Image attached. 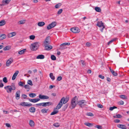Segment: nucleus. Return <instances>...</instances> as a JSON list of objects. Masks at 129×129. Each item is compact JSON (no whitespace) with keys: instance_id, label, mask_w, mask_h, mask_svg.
Segmentation results:
<instances>
[{"instance_id":"nucleus-20","label":"nucleus","mask_w":129,"mask_h":129,"mask_svg":"<svg viewBox=\"0 0 129 129\" xmlns=\"http://www.w3.org/2000/svg\"><path fill=\"white\" fill-rule=\"evenodd\" d=\"M52 47L51 45H46L45 46V50H49L52 49Z\"/></svg>"},{"instance_id":"nucleus-50","label":"nucleus","mask_w":129,"mask_h":129,"mask_svg":"<svg viewBox=\"0 0 129 129\" xmlns=\"http://www.w3.org/2000/svg\"><path fill=\"white\" fill-rule=\"evenodd\" d=\"M86 115L88 116H93V114L89 112L87 113Z\"/></svg>"},{"instance_id":"nucleus-29","label":"nucleus","mask_w":129,"mask_h":129,"mask_svg":"<svg viewBox=\"0 0 129 129\" xmlns=\"http://www.w3.org/2000/svg\"><path fill=\"white\" fill-rule=\"evenodd\" d=\"M10 86L12 90H14L16 89V87L14 83H12Z\"/></svg>"},{"instance_id":"nucleus-1","label":"nucleus","mask_w":129,"mask_h":129,"mask_svg":"<svg viewBox=\"0 0 129 129\" xmlns=\"http://www.w3.org/2000/svg\"><path fill=\"white\" fill-rule=\"evenodd\" d=\"M78 103V98L77 96H75L72 99L71 101V108L72 109L74 108Z\"/></svg>"},{"instance_id":"nucleus-2","label":"nucleus","mask_w":129,"mask_h":129,"mask_svg":"<svg viewBox=\"0 0 129 129\" xmlns=\"http://www.w3.org/2000/svg\"><path fill=\"white\" fill-rule=\"evenodd\" d=\"M40 46L39 42H35L31 44L30 46V48L31 50L34 51L37 50Z\"/></svg>"},{"instance_id":"nucleus-60","label":"nucleus","mask_w":129,"mask_h":129,"mask_svg":"<svg viewBox=\"0 0 129 129\" xmlns=\"http://www.w3.org/2000/svg\"><path fill=\"white\" fill-rule=\"evenodd\" d=\"M22 97L24 99H26L27 97V96L26 95L24 94H22Z\"/></svg>"},{"instance_id":"nucleus-19","label":"nucleus","mask_w":129,"mask_h":129,"mask_svg":"<svg viewBox=\"0 0 129 129\" xmlns=\"http://www.w3.org/2000/svg\"><path fill=\"white\" fill-rule=\"evenodd\" d=\"M40 100V99H29V101L34 103H35L37 102H38Z\"/></svg>"},{"instance_id":"nucleus-25","label":"nucleus","mask_w":129,"mask_h":129,"mask_svg":"<svg viewBox=\"0 0 129 129\" xmlns=\"http://www.w3.org/2000/svg\"><path fill=\"white\" fill-rule=\"evenodd\" d=\"M45 23L43 22H38V25L39 26H43L45 25Z\"/></svg>"},{"instance_id":"nucleus-32","label":"nucleus","mask_w":129,"mask_h":129,"mask_svg":"<svg viewBox=\"0 0 129 129\" xmlns=\"http://www.w3.org/2000/svg\"><path fill=\"white\" fill-rule=\"evenodd\" d=\"M29 111L31 113H34L35 111V109L34 107H31L29 109Z\"/></svg>"},{"instance_id":"nucleus-58","label":"nucleus","mask_w":129,"mask_h":129,"mask_svg":"<svg viewBox=\"0 0 129 129\" xmlns=\"http://www.w3.org/2000/svg\"><path fill=\"white\" fill-rule=\"evenodd\" d=\"M86 45L87 47H90L91 45V44L89 42H87L86 44Z\"/></svg>"},{"instance_id":"nucleus-17","label":"nucleus","mask_w":129,"mask_h":129,"mask_svg":"<svg viewBox=\"0 0 129 129\" xmlns=\"http://www.w3.org/2000/svg\"><path fill=\"white\" fill-rule=\"evenodd\" d=\"M52 104L50 102L43 103V106L46 107L48 106L51 105Z\"/></svg>"},{"instance_id":"nucleus-7","label":"nucleus","mask_w":129,"mask_h":129,"mask_svg":"<svg viewBox=\"0 0 129 129\" xmlns=\"http://www.w3.org/2000/svg\"><path fill=\"white\" fill-rule=\"evenodd\" d=\"M71 30L74 33H78L80 31V29L77 27L72 28L71 29Z\"/></svg>"},{"instance_id":"nucleus-59","label":"nucleus","mask_w":129,"mask_h":129,"mask_svg":"<svg viewBox=\"0 0 129 129\" xmlns=\"http://www.w3.org/2000/svg\"><path fill=\"white\" fill-rule=\"evenodd\" d=\"M24 87L25 88L29 89V86L28 85H24Z\"/></svg>"},{"instance_id":"nucleus-23","label":"nucleus","mask_w":129,"mask_h":129,"mask_svg":"<svg viewBox=\"0 0 129 129\" xmlns=\"http://www.w3.org/2000/svg\"><path fill=\"white\" fill-rule=\"evenodd\" d=\"M29 124L31 127H33L34 126L35 123L34 121L32 120H30L29 121Z\"/></svg>"},{"instance_id":"nucleus-34","label":"nucleus","mask_w":129,"mask_h":129,"mask_svg":"<svg viewBox=\"0 0 129 129\" xmlns=\"http://www.w3.org/2000/svg\"><path fill=\"white\" fill-rule=\"evenodd\" d=\"M25 20H22L19 21L18 22V23L20 24H24L25 22Z\"/></svg>"},{"instance_id":"nucleus-56","label":"nucleus","mask_w":129,"mask_h":129,"mask_svg":"<svg viewBox=\"0 0 129 129\" xmlns=\"http://www.w3.org/2000/svg\"><path fill=\"white\" fill-rule=\"evenodd\" d=\"M119 104L120 105H123L124 104V102L123 101H121L118 102Z\"/></svg>"},{"instance_id":"nucleus-53","label":"nucleus","mask_w":129,"mask_h":129,"mask_svg":"<svg viewBox=\"0 0 129 129\" xmlns=\"http://www.w3.org/2000/svg\"><path fill=\"white\" fill-rule=\"evenodd\" d=\"M24 84L22 82L20 81L18 83V85L20 86H23V85Z\"/></svg>"},{"instance_id":"nucleus-28","label":"nucleus","mask_w":129,"mask_h":129,"mask_svg":"<svg viewBox=\"0 0 129 129\" xmlns=\"http://www.w3.org/2000/svg\"><path fill=\"white\" fill-rule=\"evenodd\" d=\"M50 77L53 80H54L55 79L54 76L53 75V74L52 73H50L49 74Z\"/></svg>"},{"instance_id":"nucleus-57","label":"nucleus","mask_w":129,"mask_h":129,"mask_svg":"<svg viewBox=\"0 0 129 129\" xmlns=\"http://www.w3.org/2000/svg\"><path fill=\"white\" fill-rule=\"evenodd\" d=\"M62 79V77L61 76H59L58 77L57 80L58 81H60Z\"/></svg>"},{"instance_id":"nucleus-62","label":"nucleus","mask_w":129,"mask_h":129,"mask_svg":"<svg viewBox=\"0 0 129 129\" xmlns=\"http://www.w3.org/2000/svg\"><path fill=\"white\" fill-rule=\"evenodd\" d=\"M114 122L115 123H119L120 122V120L119 119H116L114 120Z\"/></svg>"},{"instance_id":"nucleus-14","label":"nucleus","mask_w":129,"mask_h":129,"mask_svg":"<svg viewBox=\"0 0 129 129\" xmlns=\"http://www.w3.org/2000/svg\"><path fill=\"white\" fill-rule=\"evenodd\" d=\"M19 73V71H15L12 77V80H15Z\"/></svg>"},{"instance_id":"nucleus-54","label":"nucleus","mask_w":129,"mask_h":129,"mask_svg":"<svg viewBox=\"0 0 129 129\" xmlns=\"http://www.w3.org/2000/svg\"><path fill=\"white\" fill-rule=\"evenodd\" d=\"M98 107L101 108H102L103 107V105L100 104H97Z\"/></svg>"},{"instance_id":"nucleus-35","label":"nucleus","mask_w":129,"mask_h":129,"mask_svg":"<svg viewBox=\"0 0 129 129\" xmlns=\"http://www.w3.org/2000/svg\"><path fill=\"white\" fill-rule=\"evenodd\" d=\"M113 117L114 118H121L122 116L119 114H117L115 116H113Z\"/></svg>"},{"instance_id":"nucleus-22","label":"nucleus","mask_w":129,"mask_h":129,"mask_svg":"<svg viewBox=\"0 0 129 129\" xmlns=\"http://www.w3.org/2000/svg\"><path fill=\"white\" fill-rule=\"evenodd\" d=\"M62 103H60V101L56 107L55 109H60L62 105Z\"/></svg>"},{"instance_id":"nucleus-13","label":"nucleus","mask_w":129,"mask_h":129,"mask_svg":"<svg viewBox=\"0 0 129 129\" xmlns=\"http://www.w3.org/2000/svg\"><path fill=\"white\" fill-rule=\"evenodd\" d=\"M11 0H3L2 1V5L4 6L9 4Z\"/></svg>"},{"instance_id":"nucleus-33","label":"nucleus","mask_w":129,"mask_h":129,"mask_svg":"<svg viewBox=\"0 0 129 129\" xmlns=\"http://www.w3.org/2000/svg\"><path fill=\"white\" fill-rule=\"evenodd\" d=\"M61 5L62 4L61 3H59L55 6V7L56 9L59 8Z\"/></svg>"},{"instance_id":"nucleus-39","label":"nucleus","mask_w":129,"mask_h":129,"mask_svg":"<svg viewBox=\"0 0 129 129\" xmlns=\"http://www.w3.org/2000/svg\"><path fill=\"white\" fill-rule=\"evenodd\" d=\"M84 124L87 126H92V124L88 122H85L84 123Z\"/></svg>"},{"instance_id":"nucleus-26","label":"nucleus","mask_w":129,"mask_h":129,"mask_svg":"<svg viewBox=\"0 0 129 129\" xmlns=\"http://www.w3.org/2000/svg\"><path fill=\"white\" fill-rule=\"evenodd\" d=\"M11 48V46L8 45L6 46L3 49L4 51H5L7 50H9Z\"/></svg>"},{"instance_id":"nucleus-64","label":"nucleus","mask_w":129,"mask_h":129,"mask_svg":"<svg viewBox=\"0 0 129 129\" xmlns=\"http://www.w3.org/2000/svg\"><path fill=\"white\" fill-rule=\"evenodd\" d=\"M102 28L100 30L102 32H103V30L104 29V28H105V25H104L102 26Z\"/></svg>"},{"instance_id":"nucleus-47","label":"nucleus","mask_w":129,"mask_h":129,"mask_svg":"<svg viewBox=\"0 0 129 129\" xmlns=\"http://www.w3.org/2000/svg\"><path fill=\"white\" fill-rule=\"evenodd\" d=\"M44 46L48 45L50 44L49 41H45L44 42Z\"/></svg>"},{"instance_id":"nucleus-18","label":"nucleus","mask_w":129,"mask_h":129,"mask_svg":"<svg viewBox=\"0 0 129 129\" xmlns=\"http://www.w3.org/2000/svg\"><path fill=\"white\" fill-rule=\"evenodd\" d=\"M16 33L15 32H13L9 34L8 35V38H10L15 36Z\"/></svg>"},{"instance_id":"nucleus-27","label":"nucleus","mask_w":129,"mask_h":129,"mask_svg":"<svg viewBox=\"0 0 129 129\" xmlns=\"http://www.w3.org/2000/svg\"><path fill=\"white\" fill-rule=\"evenodd\" d=\"M6 38V35L5 34H2L1 35H0V38L1 40H3L5 39Z\"/></svg>"},{"instance_id":"nucleus-5","label":"nucleus","mask_w":129,"mask_h":129,"mask_svg":"<svg viewBox=\"0 0 129 129\" xmlns=\"http://www.w3.org/2000/svg\"><path fill=\"white\" fill-rule=\"evenodd\" d=\"M78 103L81 107H83V106L85 105L86 102L85 100H82L78 102Z\"/></svg>"},{"instance_id":"nucleus-49","label":"nucleus","mask_w":129,"mask_h":129,"mask_svg":"<svg viewBox=\"0 0 129 129\" xmlns=\"http://www.w3.org/2000/svg\"><path fill=\"white\" fill-rule=\"evenodd\" d=\"M120 97L121 99H126V96L124 95H121L120 96Z\"/></svg>"},{"instance_id":"nucleus-3","label":"nucleus","mask_w":129,"mask_h":129,"mask_svg":"<svg viewBox=\"0 0 129 129\" xmlns=\"http://www.w3.org/2000/svg\"><path fill=\"white\" fill-rule=\"evenodd\" d=\"M56 22H53L48 25L47 27V29L48 30H49L55 27L56 25Z\"/></svg>"},{"instance_id":"nucleus-41","label":"nucleus","mask_w":129,"mask_h":129,"mask_svg":"<svg viewBox=\"0 0 129 129\" xmlns=\"http://www.w3.org/2000/svg\"><path fill=\"white\" fill-rule=\"evenodd\" d=\"M29 38L30 40H33L35 38V36L34 35H31L29 36Z\"/></svg>"},{"instance_id":"nucleus-10","label":"nucleus","mask_w":129,"mask_h":129,"mask_svg":"<svg viewBox=\"0 0 129 129\" xmlns=\"http://www.w3.org/2000/svg\"><path fill=\"white\" fill-rule=\"evenodd\" d=\"M4 88L6 90L7 92L8 93H9L11 92L12 89L10 86L8 85L5 86L4 87Z\"/></svg>"},{"instance_id":"nucleus-61","label":"nucleus","mask_w":129,"mask_h":129,"mask_svg":"<svg viewBox=\"0 0 129 129\" xmlns=\"http://www.w3.org/2000/svg\"><path fill=\"white\" fill-rule=\"evenodd\" d=\"M99 77L103 79H104V76H103L102 75H99Z\"/></svg>"},{"instance_id":"nucleus-44","label":"nucleus","mask_w":129,"mask_h":129,"mask_svg":"<svg viewBox=\"0 0 129 129\" xmlns=\"http://www.w3.org/2000/svg\"><path fill=\"white\" fill-rule=\"evenodd\" d=\"M53 125L56 127H58L59 126L60 124L58 123H56L53 124Z\"/></svg>"},{"instance_id":"nucleus-4","label":"nucleus","mask_w":129,"mask_h":129,"mask_svg":"<svg viewBox=\"0 0 129 129\" xmlns=\"http://www.w3.org/2000/svg\"><path fill=\"white\" fill-rule=\"evenodd\" d=\"M70 44V43H62L60 45V49L63 50L66 48L67 47L65 46L66 45H69Z\"/></svg>"},{"instance_id":"nucleus-36","label":"nucleus","mask_w":129,"mask_h":129,"mask_svg":"<svg viewBox=\"0 0 129 129\" xmlns=\"http://www.w3.org/2000/svg\"><path fill=\"white\" fill-rule=\"evenodd\" d=\"M36 94L34 93H31L29 94V96L31 98H34L36 96Z\"/></svg>"},{"instance_id":"nucleus-46","label":"nucleus","mask_w":129,"mask_h":129,"mask_svg":"<svg viewBox=\"0 0 129 129\" xmlns=\"http://www.w3.org/2000/svg\"><path fill=\"white\" fill-rule=\"evenodd\" d=\"M3 81L5 83H6L8 82V80L6 77H4L3 79Z\"/></svg>"},{"instance_id":"nucleus-45","label":"nucleus","mask_w":129,"mask_h":129,"mask_svg":"<svg viewBox=\"0 0 129 129\" xmlns=\"http://www.w3.org/2000/svg\"><path fill=\"white\" fill-rule=\"evenodd\" d=\"M63 10L62 9H60L58 10L57 12V14L58 15H59L62 12Z\"/></svg>"},{"instance_id":"nucleus-16","label":"nucleus","mask_w":129,"mask_h":129,"mask_svg":"<svg viewBox=\"0 0 129 129\" xmlns=\"http://www.w3.org/2000/svg\"><path fill=\"white\" fill-rule=\"evenodd\" d=\"M96 25L99 27H102V26L104 25V24L102 21H98Z\"/></svg>"},{"instance_id":"nucleus-15","label":"nucleus","mask_w":129,"mask_h":129,"mask_svg":"<svg viewBox=\"0 0 129 129\" xmlns=\"http://www.w3.org/2000/svg\"><path fill=\"white\" fill-rule=\"evenodd\" d=\"M117 126L118 128L122 129H127L126 127L124 125L119 124L117 125Z\"/></svg>"},{"instance_id":"nucleus-55","label":"nucleus","mask_w":129,"mask_h":129,"mask_svg":"<svg viewBox=\"0 0 129 129\" xmlns=\"http://www.w3.org/2000/svg\"><path fill=\"white\" fill-rule=\"evenodd\" d=\"M95 127L99 129H101L102 128V127L100 125H96L95 126Z\"/></svg>"},{"instance_id":"nucleus-37","label":"nucleus","mask_w":129,"mask_h":129,"mask_svg":"<svg viewBox=\"0 0 129 129\" xmlns=\"http://www.w3.org/2000/svg\"><path fill=\"white\" fill-rule=\"evenodd\" d=\"M95 10L97 12H101V9L99 7H96L95 8Z\"/></svg>"},{"instance_id":"nucleus-63","label":"nucleus","mask_w":129,"mask_h":129,"mask_svg":"<svg viewBox=\"0 0 129 129\" xmlns=\"http://www.w3.org/2000/svg\"><path fill=\"white\" fill-rule=\"evenodd\" d=\"M6 125L7 127H11V126L10 124L8 123H6Z\"/></svg>"},{"instance_id":"nucleus-21","label":"nucleus","mask_w":129,"mask_h":129,"mask_svg":"<svg viewBox=\"0 0 129 129\" xmlns=\"http://www.w3.org/2000/svg\"><path fill=\"white\" fill-rule=\"evenodd\" d=\"M45 56L44 55L42 54L38 55L36 57L37 59H43L44 58Z\"/></svg>"},{"instance_id":"nucleus-43","label":"nucleus","mask_w":129,"mask_h":129,"mask_svg":"<svg viewBox=\"0 0 129 129\" xmlns=\"http://www.w3.org/2000/svg\"><path fill=\"white\" fill-rule=\"evenodd\" d=\"M51 58L52 60H56V57L54 55H52L51 56Z\"/></svg>"},{"instance_id":"nucleus-38","label":"nucleus","mask_w":129,"mask_h":129,"mask_svg":"<svg viewBox=\"0 0 129 129\" xmlns=\"http://www.w3.org/2000/svg\"><path fill=\"white\" fill-rule=\"evenodd\" d=\"M55 109L54 110V111H53V112H52L51 113V114L50 115H54V114H57L58 112V111H57V110H56V111H55Z\"/></svg>"},{"instance_id":"nucleus-9","label":"nucleus","mask_w":129,"mask_h":129,"mask_svg":"<svg viewBox=\"0 0 129 129\" xmlns=\"http://www.w3.org/2000/svg\"><path fill=\"white\" fill-rule=\"evenodd\" d=\"M20 105L22 106H24L30 107L32 106V104L30 103H28L27 102H23L21 103Z\"/></svg>"},{"instance_id":"nucleus-31","label":"nucleus","mask_w":129,"mask_h":129,"mask_svg":"<svg viewBox=\"0 0 129 129\" xmlns=\"http://www.w3.org/2000/svg\"><path fill=\"white\" fill-rule=\"evenodd\" d=\"M48 110V109L44 108L41 109V111L43 113H46Z\"/></svg>"},{"instance_id":"nucleus-48","label":"nucleus","mask_w":129,"mask_h":129,"mask_svg":"<svg viewBox=\"0 0 129 129\" xmlns=\"http://www.w3.org/2000/svg\"><path fill=\"white\" fill-rule=\"evenodd\" d=\"M27 83L31 86H32L33 85L32 82L30 80H29L28 81Z\"/></svg>"},{"instance_id":"nucleus-11","label":"nucleus","mask_w":129,"mask_h":129,"mask_svg":"<svg viewBox=\"0 0 129 129\" xmlns=\"http://www.w3.org/2000/svg\"><path fill=\"white\" fill-rule=\"evenodd\" d=\"M20 91L18 90L17 91L15 94V98L16 100H18L19 99L20 96Z\"/></svg>"},{"instance_id":"nucleus-8","label":"nucleus","mask_w":129,"mask_h":129,"mask_svg":"<svg viewBox=\"0 0 129 129\" xmlns=\"http://www.w3.org/2000/svg\"><path fill=\"white\" fill-rule=\"evenodd\" d=\"M13 61V58H10L7 61L6 63V66L7 67H9Z\"/></svg>"},{"instance_id":"nucleus-30","label":"nucleus","mask_w":129,"mask_h":129,"mask_svg":"<svg viewBox=\"0 0 129 129\" xmlns=\"http://www.w3.org/2000/svg\"><path fill=\"white\" fill-rule=\"evenodd\" d=\"M26 49H23L21 50L18 52V53L19 54H22L24 53L25 52Z\"/></svg>"},{"instance_id":"nucleus-6","label":"nucleus","mask_w":129,"mask_h":129,"mask_svg":"<svg viewBox=\"0 0 129 129\" xmlns=\"http://www.w3.org/2000/svg\"><path fill=\"white\" fill-rule=\"evenodd\" d=\"M69 100V98L68 96H67L65 98L64 97H63L60 100V103H62L63 104H65L67 103Z\"/></svg>"},{"instance_id":"nucleus-12","label":"nucleus","mask_w":129,"mask_h":129,"mask_svg":"<svg viewBox=\"0 0 129 129\" xmlns=\"http://www.w3.org/2000/svg\"><path fill=\"white\" fill-rule=\"evenodd\" d=\"M39 97L40 98L39 99H48L49 98V97L47 96L42 95L41 94H40L39 95Z\"/></svg>"},{"instance_id":"nucleus-52","label":"nucleus","mask_w":129,"mask_h":129,"mask_svg":"<svg viewBox=\"0 0 129 129\" xmlns=\"http://www.w3.org/2000/svg\"><path fill=\"white\" fill-rule=\"evenodd\" d=\"M117 108V107H116L115 106H114L113 107H111L110 108L109 110L111 111H112L114 109H115V108Z\"/></svg>"},{"instance_id":"nucleus-40","label":"nucleus","mask_w":129,"mask_h":129,"mask_svg":"<svg viewBox=\"0 0 129 129\" xmlns=\"http://www.w3.org/2000/svg\"><path fill=\"white\" fill-rule=\"evenodd\" d=\"M111 72L114 76H117V73L116 72H115L113 70H111Z\"/></svg>"},{"instance_id":"nucleus-42","label":"nucleus","mask_w":129,"mask_h":129,"mask_svg":"<svg viewBox=\"0 0 129 129\" xmlns=\"http://www.w3.org/2000/svg\"><path fill=\"white\" fill-rule=\"evenodd\" d=\"M80 62L82 64V66H86V63L83 60H81L80 61Z\"/></svg>"},{"instance_id":"nucleus-51","label":"nucleus","mask_w":129,"mask_h":129,"mask_svg":"<svg viewBox=\"0 0 129 129\" xmlns=\"http://www.w3.org/2000/svg\"><path fill=\"white\" fill-rule=\"evenodd\" d=\"M116 39H112L108 43V45H110V44L112 43L113 41L115 40Z\"/></svg>"},{"instance_id":"nucleus-24","label":"nucleus","mask_w":129,"mask_h":129,"mask_svg":"<svg viewBox=\"0 0 129 129\" xmlns=\"http://www.w3.org/2000/svg\"><path fill=\"white\" fill-rule=\"evenodd\" d=\"M6 22L4 20H2L0 21V26H3L5 24Z\"/></svg>"}]
</instances>
